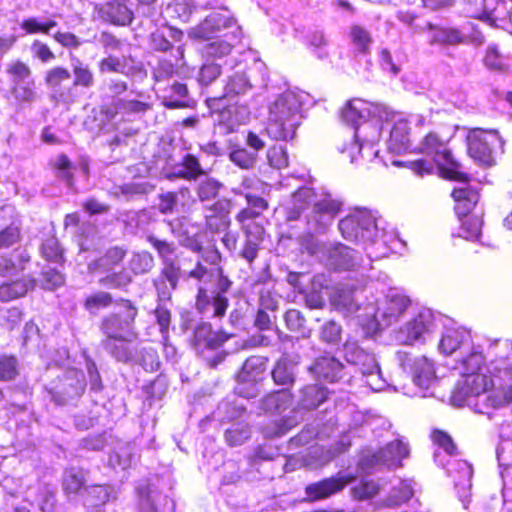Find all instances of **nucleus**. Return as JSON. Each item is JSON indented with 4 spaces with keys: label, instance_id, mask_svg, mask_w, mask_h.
I'll list each match as a JSON object with an SVG mask.
<instances>
[{
    "label": "nucleus",
    "instance_id": "57",
    "mask_svg": "<svg viewBox=\"0 0 512 512\" xmlns=\"http://www.w3.org/2000/svg\"><path fill=\"white\" fill-rule=\"evenodd\" d=\"M154 259L148 252H139L133 254L130 259L129 267L135 274H144L152 269Z\"/></svg>",
    "mask_w": 512,
    "mask_h": 512
},
{
    "label": "nucleus",
    "instance_id": "17",
    "mask_svg": "<svg viewBox=\"0 0 512 512\" xmlns=\"http://www.w3.org/2000/svg\"><path fill=\"white\" fill-rule=\"evenodd\" d=\"M410 306V299L398 291L392 290L384 302L373 314L375 321L381 327L390 326L397 322Z\"/></svg>",
    "mask_w": 512,
    "mask_h": 512
},
{
    "label": "nucleus",
    "instance_id": "5",
    "mask_svg": "<svg viewBox=\"0 0 512 512\" xmlns=\"http://www.w3.org/2000/svg\"><path fill=\"white\" fill-rule=\"evenodd\" d=\"M432 439L438 446L434 451L435 462L439 466L446 467L448 474L454 478L455 487L458 489L460 498L464 501L463 498L467 496L472 485L473 470L471 465L465 460L453 458L456 446L448 434L442 431H434Z\"/></svg>",
    "mask_w": 512,
    "mask_h": 512
},
{
    "label": "nucleus",
    "instance_id": "64",
    "mask_svg": "<svg viewBox=\"0 0 512 512\" xmlns=\"http://www.w3.org/2000/svg\"><path fill=\"white\" fill-rule=\"evenodd\" d=\"M256 156V152H249L244 148H238L231 151L229 158L240 168L249 169L255 164Z\"/></svg>",
    "mask_w": 512,
    "mask_h": 512
},
{
    "label": "nucleus",
    "instance_id": "40",
    "mask_svg": "<svg viewBox=\"0 0 512 512\" xmlns=\"http://www.w3.org/2000/svg\"><path fill=\"white\" fill-rule=\"evenodd\" d=\"M251 89L252 84L245 72L237 71L228 76L224 86L223 98L233 99L234 97L247 94Z\"/></svg>",
    "mask_w": 512,
    "mask_h": 512
},
{
    "label": "nucleus",
    "instance_id": "37",
    "mask_svg": "<svg viewBox=\"0 0 512 512\" xmlns=\"http://www.w3.org/2000/svg\"><path fill=\"white\" fill-rule=\"evenodd\" d=\"M131 61L132 57L130 53L106 55V57L99 61L98 69L100 73L129 75L132 71V66L130 65Z\"/></svg>",
    "mask_w": 512,
    "mask_h": 512
},
{
    "label": "nucleus",
    "instance_id": "14",
    "mask_svg": "<svg viewBox=\"0 0 512 512\" xmlns=\"http://www.w3.org/2000/svg\"><path fill=\"white\" fill-rule=\"evenodd\" d=\"M136 315L137 309L132 303L129 300H122L118 312L103 320L102 329L107 338L134 336L132 326Z\"/></svg>",
    "mask_w": 512,
    "mask_h": 512
},
{
    "label": "nucleus",
    "instance_id": "47",
    "mask_svg": "<svg viewBox=\"0 0 512 512\" xmlns=\"http://www.w3.org/2000/svg\"><path fill=\"white\" fill-rule=\"evenodd\" d=\"M71 65L74 73V85L89 88L94 83V76L87 64L79 58H72Z\"/></svg>",
    "mask_w": 512,
    "mask_h": 512
},
{
    "label": "nucleus",
    "instance_id": "13",
    "mask_svg": "<svg viewBox=\"0 0 512 512\" xmlns=\"http://www.w3.org/2000/svg\"><path fill=\"white\" fill-rule=\"evenodd\" d=\"M371 116L387 120L390 116L388 107L378 103L368 102L363 99L355 98L350 100L342 110V119L351 124L355 129L362 122L370 119Z\"/></svg>",
    "mask_w": 512,
    "mask_h": 512
},
{
    "label": "nucleus",
    "instance_id": "30",
    "mask_svg": "<svg viewBox=\"0 0 512 512\" xmlns=\"http://www.w3.org/2000/svg\"><path fill=\"white\" fill-rule=\"evenodd\" d=\"M228 336L220 332L212 331L208 323L199 324L194 331L193 345L195 349L202 353L205 349H216L221 346Z\"/></svg>",
    "mask_w": 512,
    "mask_h": 512
},
{
    "label": "nucleus",
    "instance_id": "24",
    "mask_svg": "<svg viewBox=\"0 0 512 512\" xmlns=\"http://www.w3.org/2000/svg\"><path fill=\"white\" fill-rule=\"evenodd\" d=\"M134 0H110L99 8L102 19L119 26L129 25L133 20Z\"/></svg>",
    "mask_w": 512,
    "mask_h": 512
},
{
    "label": "nucleus",
    "instance_id": "16",
    "mask_svg": "<svg viewBox=\"0 0 512 512\" xmlns=\"http://www.w3.org/2000/svg\"><path fill=\"white\" fill-rule=\"evenodd\" d=\"M19 239L17 227H8L0 233V275H12L14 272L24 269V262L29 261L25 251H14L10 258H6L2 250L9 248Z\"/></svg>",
    "mask_w": 512,
    "mask_h": 512
},
{
    "label": "nucleus",
    "instance_id": "20",
    "mask_svg": "<svg viewBox=\"0 0 512 512\" xmlns=\"http://www.w3.org/2000/svg\"><path fill=\"white\" fill-rule=\"evenodd\" d=\"M409 449L406 443L395 440L387 444L376 453H368L361 458L360 464L363 468H371L376 465L397 467L403 458L407 457Z\"/></svg>",
    "mask_w": 512,
    "mask_h": 512
},
{
    "label": "nucleus",
    "instance_id": "44",
    "mask_svg": "<svg viewBox=\"0 0 512 512\" xmlns=\"http://www.w3.org/2000/svg\"><path fill=\"white\" fill-rule=\"evenodd\" d=\"M98 42L106 55L130 53V44L109 32H102Z\"/></svg>",
    "mask_w": 512,
    "mask_h": 512
},
{
    "label": "nucleus",
    "instance_id": "10",
    "mask_svg": "<svg viewBox=\"0 0 512 512\" xmlns=\"http://www.w3.org/2000/svg\"><path fill=\"white\" fill-rule=\"evenodd\" d=\"M397 361L404 371L411 373L413 383L422 390H428L437 381L432 361L424 356L411 358L406 352H397Z\"/></svg>",
    "mask_w": 512,
    "mask_h": 512
},
{
    "label": "nucleus",
    "instance_id": "32",
    "mask_svg": "<svg viewBox=\"0 0 512 512\" xmlns=\"http://www.w3.org/2000/svg\"><path fill=\"white\" fill-rule=\"evenodd\" d=\"M150 108V105L135 99H113L111 104L104 109L105 114L109 119H114L116 116L121 115L122 118L133 114L145 113Z\"/></svg>",
    "mask_w": 512,
    "mask_h": 512
},
{
    "label": "nucleus",
    "instance_id": "1",
    "mask_svg": "<svg viewBox=\"0 0 512 512\" xmlns=\"http://www.w3.org/2000/svg\"><path fill=\"white\" fill-rule=\"evenodd\" d=\"M500 352L494 370V378L486 373L462 375L451 396L454 406H468L477 413L491 415L493 410L503 408L512 402V343L497 342Z\"/></svg>",
    "mask_w": 512,
    "mask_h": 512
},
{
    "label": "nucleus",
    "instance_id": "61",
    "mask_svg": "<svg viewBox=\"0 0 512 512\" xmlns=\"http://www.w3.org/2000/svg\"><path fill=\"white\" fill-rule=\"evenodd\" d=\"M149 243L157 250L162 263L176 260L175 247L173 243L160 240L155 236L148 237Z\"/></svg>",
    "mask_w": 512,
    "mask_h": 512
},
{
    "label": "nucleus",
    "instance_id": "35",
    "mask_svg": "<svg viewBox=\"0 0 512 512\" xmlns=\"http://www.w3.org/2000/svg\"><path fill=\"white\" fill-rule=\"evenodd\" d=\"M299 363V356L284 354L272 370V378L278 385L292 384L295 380V370Z\"/></svg>",
    "mask_w": 512,
    "mask_h": 512
},
{
    "label": "nucleus",
    "instance_id": "42",
    "mask_svg": "<svg viewBox=\"0 0 512 512\" xmlns=\"http://www.w3.org/2000/svg\"><path fill=\"white\" fill-rule=\"evenodd\" d=\"M292 404V395L287 390H280L267 395L261 402L266 412L282 413Z\"/></svg>",
    "mask_w": 512,
    "mask_h": 512
},
{
    "label": "nucleus",
    "instance_id": "49",
    "mask_svg": "<svg viewBox=\"0 0 512 512\" xmlns=\"http://www.w3.org/2000/svg\"><path fill=\"white\" fill-rule=\"evenodd\" d=\"M56 488L52 485H43L39 488L36 502L42 512H55L56 510Z\"/></svg>",
    "mask_w": 512,
    "mask_h": 512
},
{
    "label": "nucleus",
    "instance_id": "9",
    "mask_svg": "<svg viewBox=\"0 0 512 512\" xmlns=\"http://www.w3.org/2000/svg\"><path fill=\"white\" fill-rule=\"evenodd\" d=\"M435 328V313L431 309L423 307L394 332V339L398 344L403 345L424 342Z\"/></svg>",
    "mask_w": 512,
    "mask_h": 512
},
{
    "label": "nucleus",
    "instance_id": "48",
    "mask_svg": "<svg viewBox=\"0 0 512 512\" xmlns=\"http://www.w3.org/2000/svg\"><path fill=\"white\" fill-rule=\"evenodd\" d=\"M137 495L139 507L142 512L157 511L156 502L161 495L156 490H152L149 486H139L137 488Z\"/></svg>",
    "mask_w": 512,
    "mask_h": 512
},
{
    "label": "nucleus",
    "instance_id": "29",
    "mask_svg": "<svg viewBox=\"0 0 512 512\" xmlns=\"http://www.w3.org/2000/svg\"><path fill=\"white\" fill-rule=\"evenodd\" d=\"M458 363L461 375H467L468 373H485V356L483 355V349L480 345L475 343L471 344L469 349L459 354L455 360Z\"/></svg>",
    "mask_w": 512,
    "mask_h": 512
},
{
    "label": "nucleus",
    "instance_id": "33",
    "mask_svg": "<svg viewBox=\"0 0 512 512\" xmlns=\"http://www.w3.org/2000/svg\"><path fill=\"white\" fill-rule=\"evenodd\" d=\"M230 203L226 200L215 202L211 207L205 209L204 218L206 226L212 231L225 230L230 220L228 217Z\"/></svg>",
    "mask_w": 512,
    "mask_h": 512
},
{
    "label": "nucleus",
    "instance_id": "11",
    "mask_svg": "<svg viewBox=\"0 0 512 512\" xmlns=\"http://www.w3.org/2000/svg\"><path fill=\"white\" fill-rule=\"evenodd\" d=\"M393 113L390 111V116L386 120L385 117L379 119L378 117L371 116L367 121L362 122L354 131V140L340 148L342 153H347L350 157V162L356 160L353 150L362 152L365 149V143L375 144L380 138L381 131L384 123L392 121Z\"/></svg>",
    "mask_w": 512,
    "mask_h": 512
},
{
    "label": "nucleus",
    "instance_id": "60",
    "mask_svg": "<svg viewBox=\"0 0 512 512\" xmlns=\"http://www.w3.org/2000/svg\"><path fill=\"white\" fill-rule=\"evenodd\" d=\"M350 37L352 43L360 52H367L371 43L372 38L370 33L363 27L359 25H354L351 27Z\"/></svg>",
    "mask_w": 512,
    "mask_h": 512
},
{
    "label": "nucleus",
    "instance_id": "59",
    "mask_svg": "<svg viewBox=\"0 0 512 512\" xmlns=\"http://www.w3.org/2000/svg\"><path fill=\"white\" fill-rule=\"evenodd\" d=\"M379 490L376 482L362 480L351 489V494L354 499L363 501L373 498L379 493Z\"/></svg>",
    "mask_w": 512,
    "mask_h": 512
},
{
    "label": "nucleus",
    "instance_id": "41",
    "mask_svg": "<svg viewBox=\"0 0 512 512\" xmlns=\"http://www.w3.org/2000/svg\"><path fill=\"white\" fill-rule=\"evenodd\" d=\"M327 390L318 384L305 386L301 391L299 406L301 409L312 410L327 399Z\"/></svg>",
    "mask_w": 512,
    "mask_h": 512
},
{
    "label": "nucleus",
    "instance_id": "53",
    "mask_svg": "<svg viewBox=\"0 0 512 512\" xmlns=\"http://www.w3.org/2000/svg\"><path fill=\"white\" fill-rule=\"evenodd\" d=\"M245 414V409L236 403L221 402L217 410L214 412V417L220 421H232L240 418Z\"/></svg>",
    "mask_w": 512,
    "mask_h": 512
},
{
    "label": "nucleus",
    "instance_id": "51",
    "mask_svg": "<svg viewBox=\"0 0 512 512\" xmlns=\"http://www.w3.org/2000/svg\"><path fill=\"white\" fill-rule=\"evenodd\" d=\"M57 22L54 20L42 21L37 17H29L22 21L21 28L27 34L43 33L49 34L51 29L56 27Z\"/></svg>",
    "mask_w": 512,
    "mask_h": 512
},
{
    "label": "nucleus",
    "instance_id": "63",
    "mask_svg": "<svg viewBox=\"0 0 512 512\" xmlns=\"http://www.w3.org/2000/svg\"><path fill=\"white\" fill-rule=\"evenodd\" d=\"M52 165L57 172V176L66 181L67 185L71 187L73 165L68 157L64 154L58 155L53 160Z\"/></svg>",
    "mask_w": 512,
    "mask_h": 512
},
{
    "label": "nucleus",
    "instance_id": "50",
    "mask_svg": "<svg viewBox=\"0 0 512 512\" xmlns=\"http://www.w3.org/2000/svg\"><path fill=\"white\" fill-rule=\"evenodd\" d=\"M85 482V473L80 468H69L65 471L63 486L66 492H78Z\"/></svg>",
    "mask_w": 512,
    "mask_h": 512
},
{
    "label": "nucleus",
    "instance_id": "15",
    "mask_svg": "<svg viewBox=\"0 0 512 512\" xmlns=\"http://www.w3.org/2000/svg\"><path fill=\"white\" fill-rule=\"evenodd\" d=\"M313 208L308 218V223L318 232L325 231L340 212L342 202L331 194H323L315 197Z\"/></svg>",
    "mask_w": 512,
    "mask_h": 512
},
{
    "label": "nucleus",
    "instance_id": "3",
    "mask_svg": "<svg viewBox=\"0 0 512 512\" xmlns=\"http://www.w3.org/2000/svg\"><path fill=\"white\" fill-rule=\"evenodd\" d=\"M417 152L432 158V162L424 159L407 162L406 166L419 176L434 172V164L442 177L449 180L465 182L468 177L459 170L460 164L454 159L448 139L436 132H429L419 142Z\"/></svg>",
    "mask_w": 512,
    "mask_h": 512
},
{
    "label": "nucleus",
    "instance_id": "34",
    "mask_svg": "<svg viewBox=\"0 0 512 512\" xmlns=\"http://www.w3.org/2000/svg\"><path fill=\"white\" fill-rule=\"evenodd\" d=\"M249 114L246 106H229L218 115L219 128L224 129L225 133L233 132L249 119Z\"/></svg>",
    "mask_w": 512,
    "mask_h": 512
},
{
    "label": "nucleus",
    "instance_id": "36",
    "mask_svg": "<svg viewBox=\"0 0 512 512\" xmlns=\"http://www.w3.org/2000/svg\"><path fill=\"white\" fill-rule=\"evenodd\" d=\"M315 197L316 194L309 187H301L293 193L285 205L288 220H296Z\"/></svg>",
    "mask_w": 512,
    "mask_h": 512
},
{
    "label": "nucleus",
    "instance_id": "18",
    "mask_svg": "<svg viewBox=\"0 0 512 512\" xmlns=\"http://www.w3.org/2000/svg\"><path fill=\"white\" fill-rule=\"evenodd\" d=\"M426 27L432 30L430 37V44L432 45H457L466 43L469 39L478 44L484 41L481 33L476 32L473 35H469L470 29H474L470 23L463 25L461 29L454 27H434L431 23H426Z\"/></svg>",
    "mask_w": 512,
    "mask_h": 512
},
{
    "label": "nucleus",
    "instance_id": "58",
    "mask_svg": "<svg viewBox=\"0 0 512 512\" xmlns=\"http://www.w3.org/2000/svg\"><path fill=\"white\" fill-rule=\"evenodd\" d=\"M111 303H112L111 295L107 292L99 291V292L89 295L86 298L84 307L88 312L95 314L100 309L110 306Z\"/></svg>",
    "mask_w": 512,
    "mask_h": 512
},
{
    "label": "nucleus",
    "instance_id": "26",
    "mask_svg": "<svg viewBox=\"0 0 512 512\" xmlns=\"http://www.w3.org/2000/svg\"><path fill=\"white\" fill-rule=\"evenodd\" d=\"M180 276L181 271L176 260L163 263L160 276L154 280V285L161 300L170 298V292L177 287Z\"/></svg>",
    "mask_w": 512,
    "mask_h": 512
},
{
    "label": "nucleus",
    "instance_id": "7",
    "mask_svg": "<svg viewBox=\"0 0 512 512\" xmlns=\"http://www.w3.org/2000/svg\"><path fill=\"white\" fill-rule=\"evenodd\" d=\"M303 246L309 254L327 260L335 268L349 270L358 265V253L343 244H327L310 236Z\"/></svg>",
    "mask_w": 512,
    "mask_h": 512
},
{
    "label": "nucleus",
    "instance_id": "12",
    "mask_svg": "<svg viewBox=\"0 0 512 512\" xmlns=\"http://www.w3.org/2000/svg\"><path fill=\"white\" fill-rule=\"evenodd\" d=\"M266 368V359L261 356L248 358L237 375L236 393L244 398H253L258 394L257 384L262 380Z\"/></svg>",
    "mask_w": 512,
    "mask_h": 512
},
{
    "label": "nucleus",
    "instance_id": "28",
    "mask_svg": "<svg viewBox=\"0 0 512 512\" xmlns=\"http://www.w3.org/2000/svg\"><path fill=\"white\" fill-rule=\"evenodd\" d=\"M393 120V125L389 130V138L386 141L387 150L393 154H400L408 150L410 146L409 125L403 118Z\"/></svg>",
    "mask_w": 512,
    "mask_h": 512
},
{
    "label": "nucleus",
    "instance_id": "46",
    "mask_svg": "<svg viewBox=\"0 0 512 512\" xmlns=\"http://www.w3.org/2000/svg\"><path fill=\"white\" fill-rule=\"evenodd\" d=\"M482 224L483 221L480 216L472 215L466 217L462 220L458 236L471 241L479 240L481 237Z\"/></svg>",
    "mask_w": 512,
    "mask_h": 512
},
{
    "label": "nucleus",
    "instance_id": "43",
    "mask_svg": "<svg viewBox=\"0 0 512 512\" xmlns=\"http://www.w3.org/2000/svg\"><path fill=\"white\" fill-rule=\"evenodd\" d=\"M134 336H122L117 338H107L104 342L105 348L118 360L126 362L132 357V351L128 342Z\"/></svg>",
    "mask_w": 512,
    "mask_h": 512
},
{
    "label": "nucleus",
    "instance_id": "22",
    "mask_svg": "<svg viewBox=\"0 0 512 512\" xmlns=\"http://www.w3.org/2000/svg\"><path fill=\"white\" fill-rule=\"evenodd\" d=\"M473 343L469 330L462 326H451L445 328L438 349L444 355H453L456 360L459 354H463Z\"/></svg>",
    "mask_w": 512,
    "mask_h": 512
},
{
    "label": "nucleus",
    "instance_id": "31",
    "mask_svg": "<svg viewBox=\"0 0 512 512\" xmlns=\"http://www.w3.org/2000/svg\"><path fill=\"white\" fill-rule=\"evenodd\" d=\"M343 364L331 355H325L316 359L310 367L311 372L318 378L329 382H337L343 376Z\"/></svg>",
    "mask_w": 512,
    "mask_h": 512
},
{
    "label": "nucleus",
    "instance_id": "54",
    "mask_svg": "<svg viewBox=\"0 0 512 512\" xmlns=\"http://www.w3.org/2000/svg\"><path fill=\"white\" fill-rule=\"evenodd\" d=\"M286 327L292 331L300 333L302 337H308L310 331L305 327V318L300 311L296 309L288 310L284 315Z\"/></svg>",
    "mask_w": 512,
    "mask_h": 512
},
{
    "label": "nucleus",
    "instance_id": "38",
    "mask_svg": "<svg viewBox=\"0 0 512 512\" xmlns=\"http://www.w3.org/2000/svg\"><path fill=\"white\" fill-rule=\"evenodd\" d=\"M331 300L337 309L348 314L359 309L357 291L346 285L338 287Z\"/></svg>",
    "mask_w": 512,
    "mask_h": 512
},
{
    "label": "nucleus",
    "instance_id": "27",
    "mask_svg": "<svg viewBox=\"0 0 512 512\" xmlns=\"http://www.w3.org/2000/svg\"><path fill=\"white\" fill-rule=\"evenodd\" d=\"M414 486L413 480H399L384 499L375 502V508H397L401 506L413 497Z\"/></svg>",
    "mask_w": 512,
    "mask_h": 512
},
{
    "label": "nucleus",
    "instance_id": "2",
    "mask_svg": "<svg viewBox=\"0 0 512 512\" xmlns=\"http://www.w3.org/2000/svg\"><path fill=\"white\" fill-rule=\"evenodd\" d=\"M383 219L375 211L355 209L339 222L342 236L364 246L370 260L385 257L397 242L392 232H387Z\"/></svg>",
    "mask_w": 512,
    "mask_h": 512
},
{
    "label": "nucleus",
    "instance_id": "45",
    "mask_svg": "<svg viewBox=\"0 0 512 512\" xmlns=\"http://www.w3.org/2000/svg\"><path fill=\"white\" fill-rule=\"evenodd\" d=\"M203 173L204 171L199 163V160L191 154H187L184 156L182 163L174 172L176 176L188 180L196 179Z\"/></svg>",
    "mask_w": 512,
    "mask_h": 512
},
{
    "label": "nucleus",
    "instance_id": "19",
    "mask_svg": "<svg viewBox=\"0 0 512 512\" xmlns=\"http://www.w3.org/2000/svg\"><path fill=\"white\" fill-rule=\"evenodd\" d=\"M227 279L220 280V291L208 294L207 291L200 287L198 290L196 307L198 311L206 317H222L225 315L228 307V299L224 293L229 288Z\"/></svg>",
    "mask_w": 512,
    "mask_h": 512
},
{
    "label": "nucleus",
    "instance_id": "25",
    "mask_svg": "<svg viewBox=\"0 0 512 512\" xmlns=\"http://www.w3.org/2000/svg\"><path fill=\"white\" fill-rule=\"evenodd\" d=\"M352 480V476L339 473L335 477L326 478L308 485L305 488V492L311 501L325 499L341 491Z\"/></svg>",
    "mask_w": 512,
    "mask_h": 512
},
{
    "label": "nucleus",
    "instance_id": "4",
    "mask_svg": "<svg viewBox=\"0 0 512 512\" xmlns=\"http://www.w3.org/2000/svg\"><path fill=\"white\" fill-rule=\"evenodd\" d=\"M300 101L292 92L280 95L270 106L267 134L275 140L292 139L300 124Z\"/></svg>",
    "mask_w": 512,
    "mask_h": 512
},
{
    "label": "nucleus",
    "instance_id": "21",
    "mask_svg": "<svg viewBox=\"0 0 512 512\" xmlns=\"http://www.w3.org/2000/svg\"><path fill=\"white\" fill-rule=\"evenodd\" d=\"M235 27L233 37L238 38L241 34L239 27L235 26L233 19L226 12H212L199 25L189 31L193 39L208 40L222 29Z\"/></svg>",
    "mask_w": 512,
    "mask_h": 512
},
{
    "label": "nucleus",
    "instance_id": "62",
    "mask_svg": "<svg viewBox=\"0 0 512 512\" xmlns=\"http://www.w3.org/2000/svg\"><path fill=\"white\" fill-rule=\"evenodd\" d=\"M484 63L491 70L505 71L508 68L507 59L499 53L496 46H488Z\"/></svg>",
    "mask_w": 512,
    "mask_h": 512
},
{
    "label": "nucleus",
    "instance_id": "52",
    "mask_svg": "<svg viewBox=\"0 0 512 512\" xmlns=\"http://www.w3.org/2000/svg\"><path fill=\"white\" fill-rule=\"evenodd\" d=\"M250 437V429L246 423L233 424L225 432V439L230 446L243 444Z\"/></svg>",
    "mask_w": 512,
    "mask_h": 512
},
{
    "label": "nucleus",
    "instance_id": "39",
    "mask_svg": "<svg viewBox=\"0 0 512 512\" xmlns=\"http://www.w3.org/2000/svg\"><path fill=\"white\" fill-rule=\"evenodd\" d=\"M452 197L456 202L455 211L459 217H466L479 200L478 192L470 187L454 189Z\"/></svg>",
    "mask_w": 512,
    "mask_h": 512
},
{
    "label": "nucleus",
    "instance_id": "8",
    "mask_svg": "<svg viewBox=\"0 0 512 512\" xmlns=\"http://www.w3.org/2000/svg\"><path fill=\"white\" fill-rule=\"evenodd\" d=\"M344 357L348 363L359 367L371 390L382 391L388 386L375 356L362 349L356 342L345 343Z\"/></svg>",
    "mask_w": 512,
    "mask_h": 512
},
{
    "label": "nucleus",
    "instance_id": "23",
    "mask_svg": "<svg viewBox=\"0 0 512 512\" xmlns=\"http://www.w3.org/2000/svg\"><path fill=\"white\" fill-rule=\"evenodd\" d=\"M172 234L179 240L180 244L193 251L201 249L199 235L202 230L200 224L193 223L190 218L182 217L168 222Z\"/></svg>",
    "mask_w": 512,
    "mask_h": 512
},
{
    "label": "nucleus",
    "instance_id": "55",
    "mask_svg": "<svg viewBox=\"0 0 512 512\" xmlns=\"http://www.w3.org/2000/svg\"><path fill=\"white\" fill-rule=\"evenodd\" d=\"M28 291V285L24 281L4 283L0 286V300L11 301L24 296Z\"/></svg>",
    "mask_w": 512,
    "mask_h": 512
},
{
    "label": "nucleus",
    "instance_id": "56",
    "mask_svg": "<svg viewBox=\"0 0 512 512\" xmlns=\"http://www.w3.org/2000/svg\"><path fill=\"white\" fill-rule=\"evenodd\" d=\"M171 98H165L163 104L170 109L182 108L187 106V102L182 100L188 94L187 86L183 83L175 82L171 88Z\"/></svg>",
    "mask_w": 512,
    "mask_h": 512
},
{
    "label": "nucleus",
    "instance_id": "6",
    "mask_svg": "<svg viewBox=\"0 0 512 512\" xmlns=\"http://www.w3.org/2000/svg\"><path fill=\"white\" fill-rule=\"evenodd\" d=\"M470 157L479 165L491 167L496 164V155L502 151L503 141L497 131L474 128L467 134Z\"/></svg>",
    "mask_w": 512,
    "mask_h": 512
}]
</instances>
